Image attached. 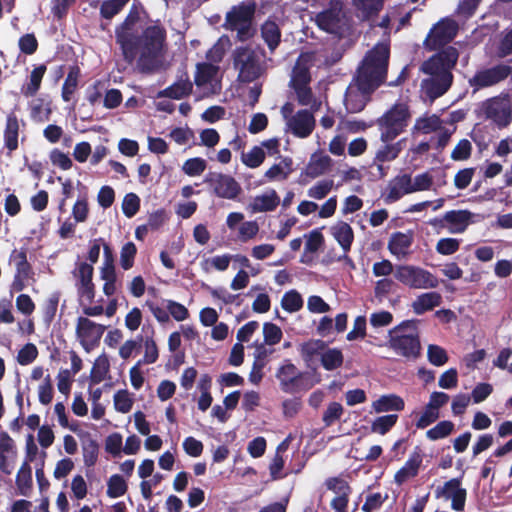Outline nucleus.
Here are the masks:
<instances>
[{
  "label": "nucleus",
  "mask_w": 512,
  "mask_h": 512,
  "mask_svg": "<svg viewBox=\"0 0 512 512\" xmlns=\"http://www.w3.org/2000/svg\"><path fill=\"white\" fill-rule=\"evenodd\" d=\"M458 57V50L453 46H447L422 63L421 70L430 75V78L422 81V88L430 99L441 97L450 88L453 81L451 70L456 65Z\"/></svg>",
  "instance_id": "obj_1"
},
{
  "label": "nucleus",
  "mask_w": 512,
  "mask_h": 512,
  "mask_svg": "<svg viewBox=\"0 0 512 512\" xmlns=\"http://www.w3.org/2000/svg\"><path fill=\"white\" fill-rule=\"evenodd\" d=\"M390 58L389 44L379 42L368 50L357 68L355 84L364 92H374L386 80Z\"/></svg>",
  "instance_id": "obj_2"
},
{
  "label": "nucleus",
  "mask_w": 512,
  "mask_h": 512,
  "mask_svg": "<svg viewBox=\"0 0 512 512\" xmlns=\"http://www.w3.org/2000/svg\"><path fill=\"white\" fill-rule=\"evenodd\" d=\"M387 346L396 355L416 360L421 355V342L417 320H404L388 332Z\"/></svg>",
  "instance_id": "obj_3"
},
{
  "label": "nucleus",
  "mask_w": 512,
  "mask_h": 512,
  "mask_svg": "<svg viewBox=\"0 0 512 512\" xmlns=\"http://www.w3.org/2000/svg\"><path fill=\"white\" fill-rule=\"evenodd\" d=\"M141 38V52L137 60V67L141 73H151L159 66V57L166 39V31L158 25L146 27Z\"/></svg>",
  "instance_id": "obj_4"
},
{
  "label": "nucleus",
  "mask_w": 512,
  "mask_h": 512,
  "mask_svg": "<svg viewBox=\"0 0 512 512\" xmlns=\"http://www.w3.org/2000/svg\"><path fill=\"white\" fill-rule=\"evenodd\" d=\"M140 19L139 7L133 3L124 21L116 28V43L120 46L123 59L132 65L139 54L141 38L134 31L135 24Z\"/></svg>",
  "instance_id": "obj_5"
},
{
  "label": "nucleus",
  "mask_w": 512,
  "mask_h": 512,
  "mask_svg": "<svg viewBox=\"0 0 512 512\" xmlns=\"http://www.w3.org/2000/svg\"><path fill=\"white\" fill-rule=\"evenodd\" d=\"M256 8V3L253 0L243 1L232 6L226 13L223 26L226 30L236 31L237 39L240 41L251 39L256 32L254 27Z\"/></svg>",
  "instance_id": "obj_6"
},
{
  "label": "nucleus",
  "mask_w": 512,
  "mask_h": 512,
  "mask_svg": "<svg viewBox=\"0 0 512 512\" xmlns=\"http://www.w3.org/2000/svg\"><path fill=\"white\" fill-rule=\"evenodd\" d=\"M280 389L288 394L306 392L320 382V378L307 371H300L290 360L277 369L275 374Z\"/></svg>",
  "instance_id": "obj_7"
},
{
  "label": "nucleus",
  "mask_w": 512,
  "mask_h": 512,
  "mask_svg": "<svg viewBox=\"0 0 512 512\" xmlns=\"http://www.w3.org/2000/svg\"><path fill=\"white\" fill-rule=\"evenodd\" d=\"M410 119L409 108L404 103L394 104L376 123L380 131V139L384 143L393 141L405 131Z\"/></svg>",
  "instance_id": "obj_8"
},
{
  "label": "nucleus",
  "mask_w": 512,
  "mask_h": 512,
  "mask_svg": "<svg viewBox=\"0 0 512 512\" xmlns=\"http://www.w3.org/2000/svg\"><path fill=\"white\" fill-rule=\"evenodd\" d=\"M233 66L238 70V80L250 83L261 75V60L258 53L249 46L237 47L232 54Z\"/></svg>",
  "instance_id": "obj_9"
},
{
  "label": "nucleus",
  "mask_w": 512,
  "mask_h": 512,
  "mask_svg": "<svg viewBox=\"0 0 512 512\" xmlns=\"http://www.w3.org/2000/svg\"><path fill=\"white\" fill-rule=\"evenodd\" d=\"M394 277L411 289H429L439 285L437 277L430 271L413 265L397 266Z\"/></svg>",
  "instance_id": "obj_10"
},
{
  "label": "nucleus",
  "mask_w": 512,
  "mask_h": 512,
  "mask_svg": "<svg viewBox=\"0 0 512 512\" xmlns=\"http://www.w3.org/2000/svg\"><path fill=\"white\" fill-rule=\"evenodd\" d=\"M457 32V22L450 18H443L431 28L424 41L425 48L429 51H440L455 38Z\"/></svg>",
  "instance_id": "obj_11"
},
{
  "label": "nucleus",
  "mask_w": 512,
  "mask_h": 512,
  "mask_svg": "<svg viewBox=\"0 0 512 512\" xmlns=\"http://www.w3.org/2000/svg\"><path fill=\"white\" fill-rule=\"evenodd\" d=\"M481 110L486 119L492 120L500 128L508 126L512 121L507 93L487 99L482 103Z\"/></svg>",
  "instance_id": "obj_12"
},
{
  "label": "nucleus",
  "mask_w": 512,
  "mask_h": 512,
  "mask_svg": "<svg viewBox=\"0 0 512 512\" xmlns=\"http://www.w3.org/2000/svg\"><path fill=\"white\" fill-rule=\"evenodd\" d=\"M512 75V66L498 64L493 67L477 71L469 80V84L475 90L494 86Z\"/></svg>",
  "instance_id": "obj_13"
},
{
  "label": "nucleus",
  "mask_w": 512,
  "mask_h": 512,
  "mask_svg": "<svg viewBox=\"0 0 512 512\" xmlns=\"http://www.w3.org/2000/svg\"><path fill=\"white\" fill-rule=\"evenodd\" d=\"M106 330V326L97 324L86 317L77 319L76 334L85 351L89 352L97 345Z\"/></svg>",
  "instance_id": "obj_14"
},
{
  "label": "nucleus",
  "mask_w": 512,
  "mask_h": 512,
  "mask_svg": "<svg viewBox=\"0 0 512 512\" xmlns=\"http://www.w3.org/2000/svg\"><path fill=\"white\" fill-rule=\"evenodd\" d=\"M205 183L213 187L214 193L224 199H235L242 192L240 184L230 175L210 172L205 176Z\"/></svg>",
  "instance_id": "obj_15"
},
{
  "label": "nucleus",
  "mask_w": 512,
  "mask_h": 512,
  "mask_svg": "<svg viewBox=\"0 0 512 512\" xmlns=\"http://www.w3.org/2000/svg\"><path fill=\"white\" fill-rule=\"evenodd\" d=\"M436 498H445L451 500V508L454 511H464L467 498V490L462 487V478H452L444 483L443 486L435 490Z\"/></svg>",
  "instance_id": "obj_16"
},
{
  "label": "nucleus",
  "mask_w": 512,
  "mask_h": 512,
  "mask_svg": "<svg viewBox=\"0 0 512 512\" xmlns=\"http://www.w3.org/2000/svg\"><path fill=\"white\" fill-rule=\"evenodd\" d=\"M193 91V83L187 71L177 76L176 81L157 93L158 98L180 100L188 97Z\"/></svg>",
  "instance_id": "obj_17"
},
{
  "label": "nucleus",
  "mask_w": 512,
  "mask_h": 512,
  "mask_svg": "<svg viewBox=\"0 0 512 512\" xmlns=\"http://www.w3.org/2000/svg\"><path fill=\"white\" fill-rule=\"evenodd\" d=\"M288 126L294 136L306 138L313 132L315 119L309 110H299L294 116L289 118Z\"/></svg>",
  "instance_id": "obj_18"
},
{
  "label": "nucleus",
  "mask_w": 512,
  "mask_h": 512,
  "mask_svg": "<svg viewBox=\"0 0 512 512\" xmlns=\"http://www.w3.org/2000/svg\"><path fill=\"white\" fill-rule=\"evenodd\" d=\"M423 456L422 449L416 446L405 464L395 473L394 482L397 485H402L408 479L416 477L422 465Z\"/></svg>",
  "instance_id": "obj_19"
},
{
  "label": "nucleus",
  "mask_w": 512,
  "mask_h": 512,
  "mask_svg": "<svg viewBox=\"0 0 512 512\" xmlns=\"http://www.w3.org/2000/svg\"><path fill=\"white\" fill-rule=\"evenodd\" d=\"M320 29L332 34H339L343 27V15L341 9L329 8L319 12L315 18Z\"/></svg>",
  "instance_id": "obj_20"
},
{
  "label": "nucleus",
  "mask_w": 512,
  "mask_h": 512,
  "mask_svg": "<svg viewBox=\"0 0 512 512\" xmlns=\"http://www.w3.org/2000/svg\"><path fill=\"white\" fill-rule=\"evenodd\" d=\"M20 120L14 111L7 114L6 124L3 133L4 147L10 155L19 146Z\"/></svg>",
  "instance_id": "obj_21"
},
{
  "label": "nucleus",
  "mask_w": 512,
  "mask_h": 512,
  "mask_svg": "<svg viewBox=\"0 0 512 512\" xmlns=\"http://www.w3.org/2000/svg\"><path fill=\"white\" fill-rule=\"evenodd\" d=\"M412 193V177L410 174L395 176L388 185V193L385 201L393 203L398 201L405 194Z\"/></svg>",
  "instance_id": "obj_22"
},
{
  "label": "nucleus",
  "mask_w": 512,
  "mask_h": 512,
  "mask_svg": "<svg viewBox=\"0 0 512 512\" xmlns=\"http://www.w3.org/2000/svg\"><path fill=\"white\" fill-rule=\"evenodd\" d=\"M472 216L468 210H451L446 212L441 220L435 219L432 224L445 221L450 225L451 232L462 233L468 227Z\"/></svg>",
  "instance_id": "obj_23"
},
{
  "label": "nucleus",
  "mask_w": 512,
  "mask_h": 512,
  "mask_svg": "<svg viewBox=\"0 0 512 512\" xmlns=\"http://www.w3.org/2000/svg\"><path fill=\"white\" fill-rule=\"evenodd\" d=\"M371 93L372 92L362 91L358 86H356V88L348 87L344 97L346 110L349 113H358L362 111L365 108Z\"/></svg>",
  "instance_id": "obj_24"
},
{
  "label": "nucleus",
  "mask_w": 512,
  "mask_h": 512,
  "mask_svg": "<svg viewBox=\"0 0 512 512\" xmlns=\"http://www.w3.org/2000/svg\"><path fill=\"white\" fill-rule=\"evenodd\" d=\"M412 243V235L402 232H395L389 239L388 250L392 255H395L398 258H404L409 254V249Z\"/></svg>",
  "instance_id": "obj_25"
},
{
  "label": "nucleus",
  "mask_w": 512,
  "mask_h": 512,
  "mask_svg": "<svg viewBox=\"0 0 512 512\" xmlns=\"http://www.w3.org/2000/svg\"><path fill=\"white\" fill-rule=\"evenodd\" d=\"M280 203V198L275 190L256 196L249 207L253 213L274 211Z\"/></svg>",
  "instance_id": "obj_26"
},
{
  "label": "nucleus",
  "mask_w": 512,
  "mask_h": 512,
  "mask_svg": "<svg viewBox=\"0 0 512 512\" xmlns=\"http://www.w3.org/2000/svg\"><path fill=\"white\" fill-rule=\"evenodd\" d=\"M331 233L344 250V253L349 252L354 241L352 227L347 222L339 221L331 227Z\"/></svg>",
  "instance_id": "obj_27"
},
{
  "label": "nucleus",
  "mask_w": 512,
  "mask_h": 512,
  "mask_svg": "<svg viewBox=\"0 0 512 512\" xmlns=\"http://www.w3.org/2000/svg\"><path fill=\"white\" fill-rule=\"evenodd\" d=\"M442 302V296L438 292H427L419 295L412 303L413 312L422 315L433 310Z\"/></svg>",
  "instance_id": "obj_28"
},
{
  "label": "nucleus",
  "mask_w": 512,
  "mask_h": 512,
  "mask_svg": "<svg viewBox=\"0 0 512 512\" xmlns=\"http://www.w3.org/2000/svg\"><path fill=\"white\" fill-rule=\"evenodd\" d=\"M281 30L275 21L267 20L261 26V37L273 53L281 42Z\"/></svg>",
  "instance_id": "obj_29"
},
{
  "label": "nucleus",
  "mask_w": 512,
  "mask_h": 512,
  "mask_svg": "<svg viewBox=\"0 0 512 512\" xmlns=\"http://www.w3.org/2000/svg\"><path fill=\"white\" fill-rule=\"evenodd\" d=\"M375 412L402 411L405 407L404 400L396 394L382 395L372 403Z\"/></svg>",
  "instance_id": "obj_30"
},
{
  "label": "nucleus",
  "mask_w": 512,
  "mask_h": 512,
  "mask_svg": "<svg viewBox=\"0 0 512 512\" xmlns=\"http://www.w3.org/2000/svg\"><path fill=\"white\" fill-rule=\"evenodd\" d=\"M16 486L18 490V494L22 496H29L32 487H33V480H32V468L30 464H28V461H24L16 475Z\"/></svg>",
  "instance_id": "obj_31"
},
{
  "label": "nucleus",
  "mask_w": 512,
  "mask_h": 512,
  "mask_svg": "<svg viewBox=\"0 0 512 512\" xmlns=\"http://www.w3.org/2000/svg\"><path fill=\"white\" fill-rule=\"evenodd\" d=\"M219 67L208 62H199L196 64L194 83L197 87H203L209 84L217 75Z\"/></svg>",
  "instance_id": "obj_32"
},
{
  "label": "nucleus",
  "mask_w": 512,
  "mask_h": 512,
  "mask_svg": "<svg viewBox=\"0 0 512 512\" xmlns=\"http://www.w3.org/2000/svg\"><path fill=\"white\" fill-rule=\"evenodd\" d=\"M356 10L360 12L358 17L363 21L378 15L383 8L384 0H352Z\"/></svg>",
  "instance_id": "obj_33"
},
{
  "label": "nucleus",
  "mask_w": 512,
  "mask_h": 512,
  "mask_svg": "<svg viewBox=\"0 0 512 512\" xmlns=\"http://www.w3.org/2000/svg\"><path fill=\"white\" fill-rule=\"evenodd\" d=\"M47 67L45 64L36 66L30 74V80L21 88V93L25 97H33L37 94L41 87L42 79L46 73Z\"/></svg>",
  "instance_id": "obj_34"
},
{
  "label": "nucleus",
  "mask_w": 512,
  "mask_h": 512,
  "mask_svg": "<svg viewBox=\"0 0 512 512\" xmlns=\"http://www.w3.org/2000/svg\"><path fill=\"white\" fill-rule=\"evenodd\" d=\"M331 158L328 155H312L306 166L305 174L310 178L323 175L331 166Z\"/></svg>",
  "instance_id": "obj_35"
},
{
  "label": "nucleus",
  "mask_w": 512,
  "mask_h": 512,
  "mask_svg": "<svg viewBox=\"0 0 512 512\" xmlns=\"http://www.w3.org/2000/svg\"><path fill=\"white\" fill-rule=\"evenodd\" d=\"M81 76L80 68L77 65L69 68L68 74L62 85L61 96L63 101L69 102L72 99V95L78 88L79 78Z\"/></svg>",
  "instance_id": "obj_36"
},
{
  "label": "nucleus",
  "mask_w": 512,
  "mask_h": 512,
  "mask_svg": "<svg viewBox=\"0 0 512 512\" xmlns=\"http://www.w3.org/2000/svg\"><path fill=\"white\" fill-rule=\"evenodd\" d=\"M10 262L15 265L16 273L22 277H32V266L27 260V251L24 248L14 249L10 254Z\"/></svg>",
  "instance_id": "obj_37"
},
{
  "label": "nucleus",
  "mask_w": 512,
  "mask_h": 512,
  "mask_svg": "<svg viewBox=\"0 0 512 512\" xmlns=\"http://www.w3.org/2000/svg\"><path fill=\"white\" fill-rule=\"evenodd\" d=\"M100 277L104 281L103 293L108 297L114 295L117 290L115 265L111 263L103 264L100 270Z\"/></svg>",
  "instance_id": "obj_38"
},
{
  "label": "nucleus",
  "mask_w": 512,
  "mask_h": 512,
  "mask_svg": "<svg viewBox=\"0 0 512 512\" xmlns=\"http://www.w3.org/2000/svg\"><path fill=\"white\" fill-rule=\"evenodd\" d=\"M344 357L341 350L328 348L321 354V365L327 371L335 370L343 365Z\"/></svg>",
  "instance_id": "obj_39"
},
{
  "label": "nucleus",
  "mask_w": 512,
  "mask_h": 512,
  "mask_svg": "<svg viewBox=\"0 0 512 512\" xmlns=\"http://www.w3.org/2000/svg\"><path fill=\"white\" fill-rule=\"evenodd\" d=\"M311 81V75L309 67L302 63L300 58L297 60L291 77V87L309 85Z\"/></svg>",
  "instance_id": "obj_40"
},
{
  "label": "nucleus",
  "mask_w": 512,
  "mask_h": 512,
  "mask_svg": "<svg viewBox=\"0 0 512 512\" xmlns=\"http://www.w3.org/2000/svg\"><path fill=\"white\" fill-rule=\"evenodd\" d=\"M110 369V364L108 358L106 356H99L90 372V382L91 384H99L102 382L106 375L108 374Z\"/></svg>",
  "instance_id": "obj_41"
},
{
  "label": "nucleus",
  "mask_w": 512,
  "mask_h": 512,
  "mask_svg": "<svg viewBox=\"0 0 512 512\" xmlns=\"http://www.w3.org/2000/svg\"><path fill=\"white\" fill-rule=\"evenodd\" d=\"M397 420V414H388L377 417L371 424V432L385 435L395 426Z\"/></svg>",
  "instance_id": "obj_42"
},
{
  "label": "nucleus",
  "mask_w": 512,
  "mask_h": 512,
  "mask_svg": "<svg viewBox=\"0 0 512 512\" xmlns=\"http://www.w3.org/2000/svg\"><path fill=\"white\" fill-rule=\"evenodd\" d=\"M130 0H104L100 5V16L103 19L111 20L122 11Z\"/></svg>",
  "instance_id": "obj_43"
},
{
  "label": "nucleus",
  "mask_w": 512,
  "mask_h": 512,
  "mask_svg": "<svg viewBox=\"0 0 512 512\" xmlns=\"http://www.w3.org/2000/svg\"><path fill=\"white\" fill-rule=\"evenodd\" d=\"M128 486L124 478L119 474L112 475L107 481V495L110 498H118L127 492Z\"/></svg>",
  "instance_id": "obj_44"
},
{
  "label": "nucleus",
  "mask_w": 512,
  "mask_h": 512,
  "mask_svg": "<svg viewBox=\"0 0 512 512\" xmlns=\"http://www.w3.org/2000/svg\"><path fill=\"white\" fill-rule=\"evenodd\" d=\"M454 430V423L449 420H443L426 432V437L431 441H436L448 437Z\"/></svg>",
  "instance_id": "obj_45"
},
{
  "label": "nucleus",
  "mask_w": 512,
  "mask_h": 512,
  "mask_svg": "<svg viewBox=\"0 0 512 512\" xmlns=\"http://www.w3.org/2000/svg\"><path fill=\"white\" fill-rule=\"evenodd\" d=\"M281 306L285 311L294 313L303 307V299L299 292L290 290L283 295Z\"/></svg>",
  "instance_id": "obj_46"
},
{
  "label": "nucleus",
  "mask_w": 512,
  "mask_h": 512,
  "mask_svg": "<svg viewBox=\"0 0 512 512\" xmlns=\"http://www.w3.org/2000/svg\"><path fill=\"white\" fill-rule=\"evenodd\" d=\"M83 451V461L86 467H93L97 460L99 454V444L94 439H88L83 443L82 446Z\"/></svg>",
  "instance_id": "obj_47"
},
{
  "label": "nucleus",
  "mask_w": 512,
  "mask_h": 512,
  "mask_svg": "<svg viewBox=\"0 0 512 512\" xmlns=\"http://www.w3.org/2000/svg\"><path fill=\"white\" fill-rule=\"evenodd\" d=\"M266 355H267L266 350L264 349L263 346H261L258 349V354L256 356L255 361L253 362V366H252L251 372L249 374V380L253 384H256V385L259 384V382L263 378L262 371L265 366L264 359H265Z\"/></svg>",
  "instance_id": "obj_48"
},
{
  "label": "nucleus",
  "mask_w": 512,
  "mask_h": 512,
  "mask_svg": "<svg viewBox=\"0 0 512 512\" xmlns=\"http://www.w3.org/2000/svg\"><path fill=\"white\" fill-rule=\"evenodd\" d=\"M344 413V408L339 402H331L328 404L323 413L322 421L325 427L332 426L336 421L340 420Z\"/></svg>",
  "instance_id": "obj_49"
},
{
  "label": "nucleus",
  "mask_w": 512,
  "mask_h": 512,
  "mask_svg": "<svg viewBox=\"0 0 512 512\" xmlns=\"http://www.w3.org/2000/svg\"><path fill=\"white\" fill-rule=\"evenodd\" d=\"M401 150V141L394 144H386L377 151L375 160L380 163L392 161L398 157Z\"/></svg>",
  "instance_id": "obj_50"
},
{
  "label": "nucleus",
  "mask_w": 512,
  "mask_h": 512,
  "mask_svg": "<svg viewBox=\"0 0 512 512\" xmlns=\"http://www.w3.org/2000/svg\"><path fill=\"white\" fill-rule=\"evenodd\" d=\"M326 344L322 340L308 341L301 345L300 353L305 362H310L313 358L325 348Z\"/></svg>",
  "instance_id": "obj_51"
},
{
  "label": "nucleus",
  "mask_w": 512,
  "mask_h": 512,
  "mask_svg": "<svg viewBox=\"0 0 512 512\" xmlns=\"http://www.w3.org/2000/svg\"><path fill=\"white\" fill-rule=\"evenodd\" d=\"M241 160L249 168L259 167L265 160V152L259 146H254L248 153H243Z\"/></svg>",
  "instance_id": "obj_52"
},
{
  "label": "nucleus",
  "mask_w": 512,
  "mask_h": 512,
  "mask_svg": "<svg viewBox=\"0 0 512 512\" xmlns=\"http://www.w3.org/2000/svg\"><path fill=\"white\" fill-rule=\"evenodd\" d=\"M441 128V120L437 115L417 119L414 129L429 134Z\"/></svg>",
  "instance_id": "obj_53"
},
{
  "label": "nucleus",
  "mask_w": 512,
  "mask_h": 512,
  "mask_svg": "<svg viewBox=\"0 0 512 512\" xmlns=\"http://www.w3.org/2000/svg\"><path fill=\"white\" fill-rule=\"evenodd\" d=\"M207 168V162L203 158L195 157L186 160L183 164V172L191 177L201 175Z\"/></svg>",
  "instance_id": "obj_54"
},
{
  "label": "nucleus",
  "mask_w": 512,
  "mask_h": 512,
  "mask_svg": "<svg viewBox=\"0 0 512 512\" xmlns=\"http://www.w3.org/2000/svg\"><path fill=\"white\" fill-rule=\"evenodd\" d=\"M325 485L327 489L333 491L336 496H347L352 493V488L349 483L340 477L328 478Z\"/></svg>",
  "instance_id": "obj_55"
},
{
  "label": "nucleus",
  "mask_w": 512,
  "mask_h": 512,
  "mask_svg": "<svg viewBox=\"0 0 512 512\" xmlns=\"http://www.w3.org/2000/svg\"><path fill=\"white\" fill-rule=\"evenodd\" d=\"M140 209V198L137 194L127 193L122 201V211L127 218L134 217Z\"/></svg>",
  "instance_id": "obj_56"
},
{
  "label": "nucleus",
  "mask_w": 512,
  "mask_h": 512,
  "mask_svg": "<svg viewBox=\"0 0 512 512\" xmlns=\"http://www.w3.org/2000/svg\"><path fill=\"white\" fill-rule=\"evenodd\" d=\"M137 254L136 245L133 242H127L120 251V265L124 270H129L134 265Z\"/></svg>",
  "instance_id": "obj_57"
},
{
  "label": "nucleus",
  "mask_w": 512,
  "mask_h": 512,
  "mask_svg": "<svg viewBox=\"0 0 512 512\" xmlns=\"http://www.w3.org/2000/svg\"><path fill=\"white\" fill-rule=\"evenodd\" d=\"M429 362L434 366H443L448 362V355L444 348L436 344H430L427 349Z\"/></svg>",
  "instance_id": "obj_58"
},
{
  "label": "nucleus",
  "mask_w": 512,
  "mask_h": 512,
  "mask_svg": "<svg viewBox=\"0 0 512 512\" xmlns=\"http://www.w3.org/2000/svg\"><path fill=\"white\" fill-rule=\"evenodd\" d=\"M333 184V180H321L308 189V196L313 199L321 200L329 194L333 188Z\"/></svg>",
  "instance_id": "obj_59"
},
{
  "label": "nucleus",
  "mask_w": 512,
  "mask_h": 512,
  "mask_svg": "<svg viewBox=\"0 0 512 512\" xmlns=\"http://www.w3.org/2000/svg\"><path fill=\"white\" fill-rule=\"evenodd\" d=\"M59 300V292L51 294L50 297L46 300L43 306V317L46 323L50 324L54 320L57 313Z\"/></svg>",
  "instance_id": "obj_60"
},
{
  "label": "nucleus",
  "mask_w": 512,
  "mask_h": 512,
  "mask_svg": "<svg viewBox=\"0 0 512 512\" xmlns=\"http://www.w3.org/2000/svg\"><path fill=\"white\" fill-rule=\"evenodd\" d=\"M264 342L268 345L278 344L283 336L282 330L274 323L266 322L263 325Z\"/></svg>",
  "instance_id": "obj_61"
},
{
  "label": "nucleus",
  "mask_w": 512,
  "mask_h": 512,
  "mask_svg": "<svg viewBox=\"0 0 512 512\" xmlns=\"http://www.w3.org/2000/svg\"><path fill=\"white\" fill-rule=\"evenodd\" d=\"M306 243H305V252L306 253H316L324 244V236L323 234L318 230L314 229L312 230L308 235H305Z\"/></svg>",
  "instance_id": "obj_62"
},
{
  "label": "nucleus",
  "mask_w": 512,
  "mask_h": 512,
  "mask_svg": "<svg viewBox=\"0 0 512 512\" xmlns=\"http://www.w3.org/2000/svg\"><path fill=\"white\" fill-rule=\"evenodd\" d=\"M133 406V400L127 390H118L114 394L115 410L121 413H128Z\"/></svg>",
  "instance_id": "obj_63"
},
{
  "label": "nucleus",
  "mask_w": 512,
  "mask_h": 512,
  "mask_svg": "<svg viewBox=\"0 0 512 512\" xmlns=\"http://www.w3.org/2000/svg\"><path fill=\"white\" fill-rule=\"evenodd\" d=\"M38 356V349L35 344L27 343L18 352L17 362L26 366L31 364Z\"/></svg>",
  "instance_id": "obj_64"
}]
</instances>
